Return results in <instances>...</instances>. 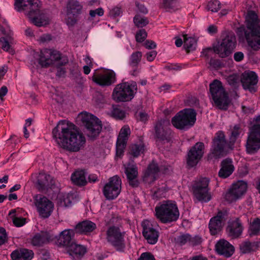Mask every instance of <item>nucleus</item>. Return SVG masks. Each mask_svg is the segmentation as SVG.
<instances>
[{"instance_id":"nucleus-1","label":"nucleus","mask_w":260,"mask_h":260,"mask_svg":"<svg viewBox=\"0 0 260 260\" xmlns=\"http://www.w3.org/2000/svg\"><path fill=\"white\" fill-rule=\"evenodd\" d=\"M52 135L60 147L77 152L84 147L86 140L82 134L75 129V125L66 121H60L52 130Z\"/></svg>"},{"instance_id":"nucleus-2","label":"nucleus","mask_w":260,"mask_h":260,"mask_svg":"<svg viewBox=\"0 0 260 260\" xmlns=\"http://www.w3.org/2000/svg\"><path fill=\"white\" fill-rule=\"evenodd\" d=\"M40 0H15V9L23 12L31 23L37 26H42L49 22L48 16L41 10Z\"/></svg>"},{"instance_id":"nucleus-3","label":"nucleus","mask_w":260,"mask_h":260,"mask_svg":"<svg viewBox=\"0 0 260 260\" xmlns=\"http://www.w3.org/2000/svg\"><path fill=\"white\" fill-rule=\"evenodd\" d=\"M247 27L250 30L245 32L248 45L254 50L260 49V23L256 14L253 11L248 12L246 18Z\"/></svg>"},{"instance_id":"nucleus-4","label":"nucleus","mask_w":260,"mask_h":260,"mask_svg":"<svg viewBox=\"0 0 260 260\" xmlns=\"http://www.w3.org/2000/svg\"><path fill=\"white\" fill-rule=\"evenodd\" d=\"M155 211L157 218L164 223L176 221L180 214L176 203L172 201L162 202L156 206Z\"/></svg>"},{"instance_id":"nucleus-5","label":"nucleus","mask_w":260,"mask_h":260,"mask_svg":"<svg viewBox=\"0 0 260 260\" xmlns=\"http://www.w3.org/2000/svg\"><path fill=\"white\" fill-rule=\"evenodd\" d=\"M137 90V84L135 81L123 82L115 86L112 98L117 102H128L134 98Z\"/></svg>"},{"instance_id":"nucleus-6","label":"nucleus","mask_w":260,"mask_h":260,"mask_svg":"<svg viewBox=\"0 0 260 260\" xmlns=\"http://www.w3.org/2000/svg\"><path fill=\"white\" fill-rule=\"evenodd\" d=\"M196 116L197 113L193 109H185L172 119V123L177 129L186 130L194 124Z\"/></svg>"},{"instance_id":"nucleus-7","label":"nucleus","mask_w":260,"mask_h":260,"mask_svg":"<svg viewBox=\"0 0 260 260\" xmlns=\"http://www.w3.org/2000/svg\"><path fill=\"white\" fill-rule=\"evenodd\" d=\"M78 118L85 126V132L88 137L94 139L99 135L102 125L101 121L99 118L86 112L80 113Z\"/></svg>"},{"instance_id":"nucleus-8","label":"nucleus","mask_w":260,"mask_h":260,"mask_svg":"<svg viewBox=\"0 0 260 260\" xmlns=\"http://www.w3.org/2000/svg\"><path fill=\"white\" fill-rule=\"evenodd\" d=\"M210 92L215 105L219 109L226 110L230 101L222 83L214 80L210 84Z\"/></svg>"},{"instance_id":"nucleus-9","label":"nucleus","mask_w":260,"mask_h":260,"mask_svg":"<svg viewBox=\"0 0 260 260\" xmlns=\"http://www.w3.org/2000/svg\"><path fill=\"white\" fill-rule=\"evenodd\" d=\"M246 151L249 154L255 153L260 149V115L255 122L248 135L246 144Z\"/></svg>"},{"instance_id":"nucleus-10","label":"nucleus","mask_w":260,"mask_h":260,"mask_svg":"<svg viewBox=\"0 0 260 260\" xmlns=\"http://www.w3.org/2000/svg\"><path fill=\"white\" fill-rule=\"evenodd\" d=\"M125 232L118 226H111L106 232V239L117 251H123L125 248Z\"/></svg>"},{"instance_id":"nucleus-11","label":"nucleus","mask_w":260,"mask_h":260,"mask_svg":"<svg viewBox=\"0 0 260 260\" xmlns=\"http://www.w3.org/2000/svg\"><path fill=\"white\" fill-rule=\"evenodd\" d=\"M236 37L234 35L228 34L221 42L213 47L214 52L219 57H225L230 55L235 47Z\"/></svg>"},{"instance_id":"nucleus-12","label":"nucleus","mask_w":260,"mask_h":260,"mask_svg":"<svg viewBox=\"0 0 260 260\" xmlns=\"http://www.w3.org/2000/svg\"><path fill=\"white\" fill-rule=\"evenodd\" d=\"M83 13V6L76 0H70L67 6L66 23L69 26H74L80 18Z\"/></svg>"},{"instance_id":"nucleus-13","label":"nucleus","mask_w":260,"mask_h":260,"mask_svg":"<svg viewBox=\"0 0 260 260\" xmlns=\"http://www.w3.org/2000/svg\"><path fill=\"white\" fill-rule=\"evenodd\" d=\"M33 199L39 215L44 218L49 217L54 209L52 202L47 197L40 194L34 196Z\"/></svg>"},{"instance_id":"nucleus-14","label":"nucleus","mask_w":260,"mask_h":260,"mask_svg":"<svg viewBox=\"0 0 260 260\" xmlns=\"http://www.w3.org/2000/svg\"><path fill=\"white\" fill-rule=\"evenodd\" d=\"M209 180L207 178H203L197 181L192 187L193 194L194 198L200 202H208L211 196L209 191Z\"/></svg>"},{"instance_id":"nucleus-15","label":"nucleus","mask_w":260,"mask_h":260,"mask_svg":"<svg viewBox=\"0 0 260 260\" xmlns=\"http://www.w3.org/2000/svg\"><path fill=\"white\" fill-rule=\"evenodd\" d=\"M121 189V181L119 177L114 176L110 178L109 182L104 187L103 193L107 199L113 200L120 193Z\"/></svg>"},{"instance_id":"nucleus-16","label":"nucleus","mask_w":260,"mask_h":260,"mask_svg":"<svg viewBox=\"0 0 260 260\" xmlns=\"http://www.w3.org/2000/svg\"><path fill=\"white\" fill-rule=\"evenodd\" d=\"M226 141L223 133L221 131L218 132L213 140L209 158L216 159L222 156L224 154V149Z\"/></svg>"},{"instance_id":"nucleus-17","label":"nucleus","mask_w":260,"mask_h":260,"mask_svg":"<svg viewBox=\"0 0 260 260\" xmlns=\"http://www.w3.org/2000/svg\"><path fill=\"white\" fill-rule=\"evenodd\" d=\"M154 129L155 135L158 140L163 142H169L171 140L172 135L169 120L164 119L158 121Z\"/></svg>"},{"instance_id":"nucleus-18","label":"nucleus","mask_w":260,"mask_h":260,"mask_svg":"<svg viewBox=\"0 0 260 260\" xmlns=\"http://www.w3.org/2000/svg\"><path fill=\"white\" fill-rule=\"evenodd\" d=\"M246 189V183L243 181H238L233 184L225 193V199L229 203L235 202L241 198Z\"/></svg>"},{"instance_id":"nucleus-19","label":"nucleus","mask_w":260,"mask_h":260,"mask_svg":"<svg viewBox=\"0 0 260 260\" xmlns=\"http://www.w3.org/2000/svg\"><path fill=\"white\" fill-rule=\"evenodd\" d=\"M204 153V143L202 142L197 143L187 153V165L190 167L196 166L202 158Z\"/></svg>"},{"instance_id":"nucleus-20","label":"nucleus","mask_w":260,"mask_h":260,"mask_svg":"<svg viewBox=\"0 0 260 260\" xmlns=\"http://www.w3.org/2000/svg\"><path fill=\"white\" fill-rule=\"evenodd\" d=\"M228 218V212L225 210L219 211L217 215L211 218L209 228L212 235L217 234L223 228Z\"/></svg>"},{"instance_id":"nucleus-21","label":"nucleus","mask_w":260,"mask_h":260,"mask_svg":"<svg viewBox=\"0 0 260 260\" xmlns=\"http://www.w3.org/2000/svg\"><path fill=\"white\" fill-rule=\"evenodd\" d=\"M61 58V55L58 51L45 49L40 53L39 63L43 67H47Z\"/></svg>"},{"instance_id":"nucleus-22","label":"nucleus","mask_w":260,"mask_h":260,"mask_svg":"<svg viewBox=\"0 0 260 260\" xmlns=\"http://www.w3.org/2000/svg\"><path fill=\"white\" fill-rule=\"evenodd\" d=\"M130 134L131 130L129 126L125 125L121 128L116 145V157H120L123 155L127 141Z\"/></svg>"},{"instance_id":"nucleus-23","label":"nucleus","mask_w":260,"mask_h":260,"mask_svg":"<svg viewBox=\"0 0 260 260\" xmlns=\"http://www.w3.org/2000/svg\"><path fill=\"white\" fill-rule=\"evenodd\" d=\"M92 80L100 85L109 86L115 82V74L111 70L95 74L92 76Z\"/></svg>"},{"instance_id":"nucleus-24","label":"nucleus","mask_w":260,"mask_h":260,"mask_svg":"<svg viewBox=\"0 0 260 260\" xmlns=\"http://www.w3.org/2000/svg\"><path fill=\"white\" fill-rule=\"evenodd\" d=\"M143 227V234L147 242L151 244H155L159 236L158 232L154 229L148 220H144L142 223Z\"/></svg>"},{"instance_id":"nucleus-25","label":"nucleus","mask_w":260,"mask_h":260,"mask_svg":"<svg viewBox=\"0 0 260 260\" xmlns=\"http://www.w3.org/2000/svg\"><path fill=\"white\" fill-rule=\"evenodd\" d=\"M241 81L244 89H248L250 92L255 91L254 86L257 83V77L252 71H246L241 76Z\"/></svg>"},{"instance_id":"nucleus-26","label":"nucleus","mask_w":260,"mask_h":260,"mask_svg":"<svg viewBox=\"0 0 260 260\" xmlns=\"http://www.w3.org/2000/svg\"><path fill=\"white\" fill-rule=\"evenodd\" d=\"M226 233L233 239L239 237L242 233L243 226L239 218L231 220L228 222Z\"/></svg>"},{"instance_id":"nucleus-27","label":"nucleus","mask_w":260,"mask_h":260,"mask_svg":"<svg viewBox=\"0 0 260 260\" xmlns=\"http://www.w3.org/2000/svg\"><path fill=\"white\" fill-rule=\"evenodd\" d=\"M215 248L219 254L226 257L231 256L235 251L234 246L224 239L219 240L216 244Z\"/></svg>"},{"instance_id":"nucleus-28","label":"nucleus","mask_w":260,"mask_h":260,"mask_svg":"<svg viewBox=\"0 0 260 260\" xmlns=\"http://www.w3.org/2000/svg\"><path fill=\"white\" fill-rule=\"evenodd\" d=\"M74 235L73 230L66 229L60 233L58 236H54L55 243L59 246L68 245Z\"/></svg>"},{"instance_id":"nucleus-29","label":"nucleus","mask_w":260,"mask_h":260,"mask_svg":"<svg viewBox=\"0 0 260 260\" xmlns=\"http://www.w3.org/2000/svg\"><path fill=\"white\" fill-rule=\"evenodd\" d=\"M54 235L49 232H42L35 235L31 240V243L34 246H40L50 242L53 241Z\"/></svg>"},{"instance_id":"nucleus-30","label":"nucleus","mask_w":260,"mask_h":260,"mask_svg":"<svg viewBox=\"0 0 260 260\" xmlns=\"http://www.w3.org/2000/svg\"><path fill=\"white\" fill-rule=\"evenodd\" d=\"M53 184L54 181L49 175L43 172L39 174L37 177V187L39 190L48 189Z\"/></svg>"},{"instance_id":"nucleus-31","label":"nucleus","mask_w":260,"mask_h":260,"mask_svg":"<svg viewBox=\"0 0 260 260\" xmlns=\"http://www.w3.org/2000/svg\"><path fill=\"white\" fill-rule=\"evenodd\" d=\"M125 173L126 174L129 184L133 187L137 186L138 182L136 178L138 173L136 166L131 164L125 166Z\"/></svg>"},{"instance_id":"nucleus-32","label":"nucleus","mask_w":260,"mask_h":260,"mask_svg":"<svg viewBox=\"0 0 260 260\" xmlns=\"http://www.w3.org/2000/svg\"><path fill=\"white\" fill-rule=\"evenodd\" d=\"M235 167L231 159L226 158L221 163V168L218 172L220 177L225 178L230 176L234 172Z\"/></svg>"},{"instance_id":"nucleus-33","label":"nucleus","mask_w":260,"mask_h":260,"mask_svg":"<svg viewBox=\"0 0 260 260\" xmlns=\"http://www.w3.org/2000/svg\"><path fill=\"white\" fill-rule=\"evenodd\" d=\"M12 260H31L34 256L32 250L26 249H17L11 254Z\"/></svg>"},{"instance_id":"nucleus-34","label":"nucleus","mask_w":260,"mask_h":260,"mask_svg":"<svg viewBox=\"0 0 260 260\" xmlns=\"http://www.w3.org/2000/svg\"><path fill=\"white\" fill-rule=\"evenodd\" d=\"M159 172V168L157 165L152 161L148 166L147 171L144 175V179L147 182L153 181L156 177Z\"/></svg>"},{"instance_id":"nucleus-35","label":"nucleus","mask_w":260,"mask_h":260,"mask_svg":"<svg viewBox=\"0 0 260 260\" xmlns=\"http://www.w3.org/2000/svg\"><path fill=\"white\" fill-rule=\"evenodd\" d=\"M96 228L94 223L89 220L83 221L76 225V231L80 233L87 234L92 232Z\"/></svg>"},{"instance_id":"nucleus-36","label":"nucleus","mask_w":260,"mask_h":260,"mask_svg":"<svg viewBox=\"0 0 260 260\" xmlns=\"http://www.w3.org/2000/svg\"><path fill=\"white\" fill-rule=\"evenodd\" d=\"M71 180L75 185L79 186L85 185L87 181L84 171L82 170L75 171L71 176Z\"/></svg>"},{"instance_id":"nucleus-37","label":"nucleus","mask_w":260,"mask_h":260,"mask_svg":"<svg viewBox=\"0 0 260 260\" xmlns=\"http://www.w3.org/2000/svg\"><path fill=\"white\" fill-rule=\"evenodd\" d=\"M70 255L76 259L83 256L86 252V248L80 245L72 244L69 250Z\"/></svg>"},{"instance_id":"nucleus-38","label":"nucleus","mask_w":260,"mask_h":260,"mask_svg":"<svg viewBox=\"0 0 260 260\" xmlns=\"http://www.w3.org/2000/svg\"><path fill=\"white\" fill-rule=\"evenodd\" d=\"M248 233L251 237L256 236L260 234V218H254L250 222Z\"/></svg>"},{"instance_id":"nucleus-39","label":"nucleus","mask_w":260,"mask_h":260,"mask_svg":"<svg viewBox=\"0 0 260 260\" xmlns=\"http://www.w3.org/2000/svg\"><path fill=\"white\" fill-rule=\"evenodd\" d=\"M182 37L183 39L184 47L187 52L196 49L197 41L194 38L188 37L187 35H184Z\"/></svg>"},{"instance_id":"nucleus-40","label":"nucleus","mask_w":260,"mask_h":260,"mask_svg":"<svg viewBox=\"0 0 260 260\" xmlns=\"http://www.w3.org/2000/svg\"><path fill=\"white\" fill-rule=\"evenodd\" d=\"M144 151V145L142 144H132L129 147V154L135 157H137L143 153Z\"/></svg>"},{"instance_id":"nucleus-41","label":"nucleus","mask_w":260,"mask_h":260,"mask_svg":"<svg viewBox=\"0 0 260 260\" xmlns=\"http://www.w3.org/2000/svg\"><path fill=\"white\" fill-rule=\"evenodd\" d=\"M16 210H12L9 212V215L12 218L13 223L16 226H21L25 223V218L17 216Z\"/></svg>"},{"instance_id":"nucleus-42","label":"nucleus","mask_w":260,"mask_h":260,"mask_svg":"<svg viewBox=\"0 0 260 260\" xmlns=\"http://www.w3.org/2000/svg\"><path fill=\"white\" fill-rule=\"evenodd\" d=\"M164 7L169 11L174 10L179 6L178 0H163Z\"/></svg>"},{"instance_id":"nucleus-43","label":"nucleus","mask_w":260,"mask_h":260,"mask_svg":"<svg viewBox=\"0 0 260 260\" xmlns=\"http://www.w3.org/2000/svg\"><path fill=\"white\" fill-rule=\"evenodd\" d=\"M134 22L138 27H143L146 26L149 22L146 17L139 15H137L134 18Z\"/></svg>"},{"instance_id":"nucleus-44","label":"nucleus","mask_w":260,"mask_h":260,"mask_svg":"<svg viewBox=\"0 0 260 260\" xmlns=\"http://www.w3.org/2000/svg\"><path fill=\"white\" fill-rule=\"evenodd\" d=\"M243 134L242 128L239 125L234 126L232 131L231 136L230 138L232 142H234L236 139L240 137L241 135Z\"/></svg>"},{"instance_id":"nucleus-45","label":"nucleus","mask_w":260,"mask_h":260,"mask_svg":"<svg viewBox=\"0 0 260 260\" xmlns=\"http://www.w3.org/2000/svg\"><path fill=\"white\" fill-rule=\"evenodd\" d=\"M111 115L116 119H122L125 116V113L120 108L117 107H113V110L111 112Z\"/></svg>"},{"instance_id":"nucleus-46","label":"nucleus","mask_w":260,"mask_h":260,"mask_svg":"<svg viewBox=\"0 0 260 260\" xmlns=\"http://www.w3.org/2000/svg\"><path fill=\"white\" fill-rule=\"evenodd\" d=\"M12 32L7 22L4 20L3 25L0 26V34L6 36L8 38H11Z\"/></svg>"},{"instance_id":"nucleus-47","label":"nucleus","mask_w":260,"mask_h":260,"mask_svg":"<svg viewBox=\"0 0 260 260\" xmlns=\"http://www.w3.org/2000/svg\"><path fill=\"white\" fill-rule=\"evenodd\" d=\"M220 3L217 0L211 1L208 2L207 8L212 12H217L220 8Z\"/></svg>"},{"instance_id":"nucleus-48","label":"nucleus","mask_w":260,"mask_h":260,"mask_svg":"<svg viewBox=\"0 0 260 260\" xmlns=\"http://www.w3.org/2000/svg\"><path fill=\"white\" fill-rule=\"evenodd\" d=\"M190 240V235L188 234L180 235V236H178L176 239V241L177 243H178L180 245H183L185 244H189Z\"/></svg>"},{"instance_id":"nucleus-49","label":"nucleus","mask_w":260,"mask_h":260,"mask_svg":"<svg viewBox=\"0 0 260 260\" xmlns=\"http://www.w3.org/2000/svg\"><path fill=\"white\" fill-rule=\"evenodd\" d=\"M142 58V53L140 51H137L133 53L131 56L130 63L133 66H137L141 61Z\"/></svg>"},{"instance_id":"nucleus-50","label":"nucleus","mask_w":260,"mask_h":260,"mask_svg":"<svg viewBox=\"0 0 260 260\" xmlns=\"http://www.w3.org/2000/svg\"><path fill=\"white\" fill-rule=\"evenodd\" d=\"M10 38H5V37H2L0 38V45L2 48L6 51H11V46L9 44V40Z\"/></svg>"},{"instance_id":"nucleus-51","label":"nucleus","mask_w":260,"mask_h":260,"mask_svg":"<svg viewBox=\"0 0 260 260\" xmlns=\"http://www.w3.org/2000/svg\"><path fill=\"white\" fill-rule=\"evenodd\" d=\"M147 37L146 31L142 29L138 31L136 35V40L138 42H142Z\"/></svg>"},{"instance_id":"nucleus-52","label":"nucleus","mask_w":260,"mask_h":260,"mask_svg":"<svg viewBox=\"0 0 260 260\" xmlns=\"http://www.w3.org/2000/svg\"><path fill=\"white\" fill-rule=\"evenodd\" d=\"M226 81L230 85L235 86L238 83L239 78L237 75L232 74L226 78Z\"/></svg>"},{"instance_id":"nucleus-53","label":"nucleus","mask_w":260,"mask_h":260,"mask_svg":"<svg viewBox=\"0 0 260 260\" xmlns=\"http://www.w3.org/2000/svg\"><path fill=\"white\" fill-rule=\"evenodd\" d=\"M251 248V243L249 241L244 242L240 245V249L244 253L249 252Z\"/></svg>"},{"instance_id":"nucleus-54","label":"nucleus","mask_w":260,"mask_h":260,"mask_svg":"<svg viewBox=\"0 0 260 260\" xmlns=\"http://www.w3.org/2000/svg\"><path fill=\"white\" fill-rule=\"evenodd\" d=\"M8 239V236L5 229L0 228V246L5 243Z\"/></svg>"},{"instance_id":"nucleus-55","label":"nucleus","mask_w":260,"mask_h":260,"mask_svg":"<svg viewBox=\"0 0 260 260\" xmlns=\"http://www.w3.org/2000/svg\"><path fill=\"white\" fill-rule=\"evenodd\" d=\"M122 14V11L120 8L115 7L110 10L109 15L110 17L115 18L119 16Z\"/></svg>"},{"instance_id":"nucleus-56","label":"nucleus","mask_w":260,"mask_h":260,"mask_svg":"<svg viewBox=\"0 0 260 260\" xmlns=\"http://www.w3.org/2000/svg\"><path fill=\"white\" fill-rule=\"evenodd\" d=\"M189 245L191 246H196L200 244L202 242V239L200 237L196 236L191 237L190 235Z\"/></svg>"},{"instance_id":"nucleus-57","label":"nucleus","mask_w":260,"mask_h":260,"mask_svg":"<svg viewBox=\"0 0 260 260\" xmlns=\"http://www.w3.org/2000/svg\"><path fill=\"white\" fill-rule=\"evenodd\" d=\"M104 14V10L102 8H100L94 10H90L89 15L91 17H94L96 15L102 16Z\"/></svg>"},{"instance_id":"nucleus-58","label":"nucleus","mask_w":260,"mask_h":260,"mask_svg":"<svg viewBox=\"0 0 260 260\" xmlns=\"http://www.w3.org/2000/svg\"><path fill=\"white\" fill-rule=\"evenodd\" d=\"M166 190L164 188H159L154 191L153 196L156 198H160L165 196Z\"/></svg>"},{"instance_id":"nucleus-59","label":"nucleus","mask_w":260,"mask_h":260,"mask_svg":"<svg viewBox=\"0 0 260 260\" xmlns=\"http://www.w3.org/2000/svg\"><path fill=\"white\" fill-rule=\"evenodd\" d=\"M138 260H155L154 256L149 252H144L141 254Z\"/></svg>"},{"instance_id":"nucleus-60","label":"nucleus","mask_w":260,"mask_h":260,"mask_svg":"<svg viewBox=\"0 0 260 260\" xmlns=\"http://www.w3.org/2000/svg\"><path fill=\"white\" fill-rule=\"evenodd\" d=\"M73 198L72 194H67L65 196L63 200V205L66 207H68L70 206L72 204V199Z\"/></svg>"},{"instance_id":"nucleus-61","label":"nucleus","mask_w":260,"mask_h":260,"mask_svg":"<svg viewBox=\"0 0 260 260\" xmlns=\"http://www.w3.org/2000/svg\"><path fill=\"white\" fill-rule=\"evenodd\" d=\"M156 55L157 52L154 50H152L151 51L147 52L146 54V56L148 61H152L154 59Z\"/></svg>"},{"instance_id":"nucleus-62","label":"nucleus","mask_w":260,"mask_h":260,"mask_svg":"<svg viewBox=\"0 0 260 260\" xmlns=\"http://www.w3.org/2000/svg\"><path fill=\"white\" fill-rule=\"evenodd\" d=\"M146 48L148 49H154L156 47V43L152 41L147 40L144 44Z\"/></svg>"},{"instance_id":"nucleus-63","label":"nucleus","mask_w":260,"mask_h":260,"mask_svg":"<svg viewBox=\"0 0 260 260\" xmlns=\"http://www.w3.org/2000/svg\"><path fill=\"white\" fill-rule=\"evenodd\" d=\"M244 57V54L241 52H238L235 53L234 58V59L237 61H241Z\"/></svg>"},{"instance_id":"nucleus-64","label":"nucleus","mask_w":260,"mask_h":260,"mask_svg":"<svg viewBox=\"0 0 260 260\" xmlns=\"http://www.w3.org/2000/svg\"><path fill=\"white\" fill-rule=\"evenodd\" d=\"M175 44L176 46L178 47H181L183 42V38H180L179 37H176L175 38Z\"/></svg>"}]
</instances>
